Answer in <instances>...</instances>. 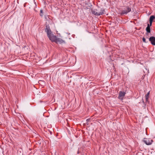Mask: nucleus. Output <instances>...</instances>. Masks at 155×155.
<instances>
[{"label": "nucleus", "mask_w": 155, "mask_h": 155, "mask_svg": "<svg viewBox=\"0 0 155 155\" xmlns=\"http://www.w3.org/2000/svg\"><path fill=\"white\" fill-rule=\"evenodd\" d=\"M104 10L103 8H98L97 9H94L91 11L92 14L96 16H99L104 13Z\"/></svg>", "instance_id": "obj_1"}, {"label": "nucleus", "mask_w": 155, "mask_h": 155, "mask_svg": "<svg viewBox=\"0 0 155 155\" xmlns=\"http://www.w3.org/2000/svg\"><path fill=\"white\" fill-rule=\"evenodd\" d=\"M45 31L47 33V36L50 40H53L55 37L54 35L52 34L49 26H46Z\"/></svg>", "instance_id": "obj_2"}, {"label": "nucleus", "mask_w": 155, "mask_h": 155, "mask_svg": "<svg viewBox=\"0 0 155 155\" xmlns=\"http://www.w3.org/2000/svg\"><path fill=\"white\" fill-rule=\"evenodd\" d=\"M45 31L47 33V36L50 40H53L55 37L54 35L52 34L49 26H46Z\"/></svg>", "instance_id": "obj_3"}, {"label": "nucleus", "mask_w": 155, "mask_h": 155, "mask_svg": "<svg viewBox=\"0 0 155 155\" xmlns=\"http://www.w3.org/2000/svg\"><path fill=\"white\" fill-rule=\"evenodd\" d=\"M54 39L53 40H51L52 42H54L57 44H61L63 43H65V41H63L61 39L59 38H57L56 37V36L54 35Z\"/></svg>", "instance_id": "obj_4"}, {"label": "nucleus", "mask_w": 155, "mask_h": 155, "mask_svg": "<svg viewBox=\"0 0 155 155\" xmlns=\"http://www.w3.org/2000/svg\"><path fill=\"white\" fill-rule=\"evenodd\" d=\"M131 11V8L127 6L124 9L122 10L121 12L120 13L121 15H122L124 14H127L128 12Z\"/></svg>", "instance_id": "obj_5"}, {"label": "nucleus", "mask_w": 155, "mask_h": 155, "mask_svg": "<svg viewBox=\"0 0 155 155\" xmlns=\"http://www.w3.org/2000/svg\"><path fill=\"white\" fill-rule=\"evenodd\" d=\"M126 93L124 91H120L119 93V95L118 98L121 100H123L124 97L125 96Z\"/></svg>", "instance_id": "obj_6"}, {"label": "nucleus", "mask_w": 155, "mask_h": 155, "mask_svg": "<svg viewBox=\"0 0 155 155\" xmlns=\"http://www.w3.org/2000/svg\"><path fill=\"white\" fill-rule=\"evenodd\" d=\"M143 141L147 145H150L152 143L153 141L152 140L144 138L143 140Z\"/></svg>", "instance_id": "obj_7"}, {"label": "nucleus", "mask_w": 155, "mask_h": 155, "mask_svg": "<svg viewBox=\"0 0 155 155\" xmlns=\"http://www.w3.org/2000/svg\"><path fill=\"white\" fill-rule=\"evenodd\" d=\"M149 40L151 42V44L154 45H155V37L153 36L150 37Z\"/></svg>", "instance_id": "obj_8"}, {"label": "nucleus", "mask_w": 155, "mask_h": 155, "mask_svg": "<svg viewBox=\"0 0 155 155\" xmlns=\"http://www.w3.org/2000/svg\"><path fill=\"white\" fill-rule=\"evenodd\" d=\"M155 19V16L154 15H151L150 17L149 18V21L150 23V26H151L152 25V24L153 20Z\"/></svg>", "instance_id": "obj_9"}, {"label": "nucleus", "mask_w": 155, "mask_h": 155, "mask_svg": "<svg viewBox=\"0 0 155 155\" xmlns=\"http://www.w3.org/2000/svg\"><path fill=\"white\" fill-rule=\"evenodd\" d=\"M150 25H149V24H148L146 28V30L147 32L148 33H150Z\"/></svg>", "instance_id": "obj_10"}, {"label": "nucleus", "mask_w": 155, "mask_h": 155, "mask_svg": "<svg viewBox=\"0 0 155 155\" xmlns=\"http://www.w3.org/2000/svg\"><path fill=\"white\" fill-rule=\"evenodd\" d=\"M40 15L41 16H43V10L42 9H41L40 11Z\"/></svg>", "instance_id": "obj_11"}, {"label": "nucleus", "mask_w": 155, "mask_h": 155, "mask_svg": "<svg viewBox=\"0 0 155 155\" xmlns=\"http://www.w3.org/2000/svg\"><path fill=\"white\" fill-rule=\"evenodd\" d=\"M142 40H143V41L144 42L146 43V39H145V38L144 37H143V38Z\"/></svg>", "instance_id": "obj_12"}, {"label": "nucleus", "mask_w": 155, "mask_h": 155, "mask_svg": "<svg viewBox=\"0 0 155 155\" xmlns=\"http://www.w3.org/2000/svg\"><path fill=\"white\" fill-rule=\"evenodd\" d=\"M149 94V93L148 92L147 94L146 95V100L148 98V95Z\"/></svg>", "instance_id": "obj_13"}]
</instances>
